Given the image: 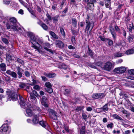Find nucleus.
<instances>
[{"label":"nucleus","mask_w":134,"mask_h":134,"mask_svg":"<svg viewBox=\"0 0 134 134\" xmlns=\"http://www.w3.org/2000/svg\"><path fill=\"white\" fill-rule=\"evenodd\" d=\"M20 102L19 103L22 108L25 109L27 108L26 110V115L29 117L34 116L35 115L32 111L34 109L31 105L29 103H26L24 100V98L21 97L19 96Z\"/></svg>","instance_id":"obj_1"},{"label":"nucleus","mask_w":134,"mask_h":134,"mask_svg":"<svg viewBox=\"0 0 134 134\" xmlns=\"http://www.w3.org/2000/svg\"><path fill=\"white\" fill-rule=\"evenodd\" d=\"M85 22L86 23V30H87V31H90L89 32L90 33L94 26V22L90 20V17L88 16L86 18Z\"/></svg>","instance_id":"obj_2"},{"label":"nucleus","mask_w":134,"mask_h":134,"mask_svg":"<svg viewBox=\"0 0 134 134\" xmlns=\"http://www.w3.org/2000/svg\"><path fill=\"white\" fill-rule=\"evenodd\" d=\"M6 92L9 97L13 101H15L18 99L17 91H14L8 89Z\"/></svg>","instance_id":"obj_3"},{"label":"nucleus","mask_w":134,"mask_h":134,"mask_svg":"<svg viewBox=\"0 0 134 134\" xmlns=\"http://www.w3.org/2000/svg\"><path fill=\"white\" fill-rule=\"evenodd\" d=\"M11 25V27L14 31H17L20 30L21 29L17 26V24L18 23L16 18L14 17L10 18L9 19Z\"/></svg>","instance_id":"obj_4"},{"label":"nucleus","mask_w":134,"mask_h":134,"mask_svg":"<svg viewBox=\"0 0 134 134\" xmlns=\"http://www.w3.org/2000/svg\"><path fill=\"white\" fill-rule=\"evenodd\" d=\"M10 131V127L6 125H3L0 128V134H9Z\"/></svg>","instance_id":"obj_5"},{"label":"nucleus","mask_w":134,"mask_h":134,"mask_svg":"<svg viewBox=\"0 0 134 134\" xmlns=\"http://www.w3.org/2000/svg\"><path fill=\"white\" fill-rule=\"evenodd\" d=\"M114 65L110 62H106L104 66L102 68L103 69L108 71H110L113 68Z\"/></svg>","instance_id":"obj_6"},{"label":"nucleus","mask_w":134,"mask_h":134,"mask_svg":"<svg viewBox=\"0 0 134 134\" xmlns=\"http://www.w3.org/2000/svg\"><path fill=\"white\" fill-rule=\"evenodd\" d=\"M40 101L43 105L46 107H48V105L47 103V99L46 96H42L40 99Z\"/></svg>","instance_id":"obj_7"},{"label":"nucleus","mask_w":134,"mask_h":134,"mask_svg":"<svg viewBox=\"0 0 134 134\" xmlns=\"http://www.w3.org/2000/svg\"><path fill=\"white\" fill-rule=\"evenodd\" d=\"M114 71L117 73L121 74L125 72L126 71V68L123 66L115 68Z\"/></svg>","instance_id":"obj_8"},{"label":"nucleus","mask_w":134,"mask_h":134,"mask_svg":"<svg viewBox=\"0 0 134 134\" xmlns=\"http://www.w3.org/2000/svg\"><path fill=\"white\" fill-rule=\"evenodd\" d=\"M105 96V95L104 93H101L94 94L92 95V97L93 98L95 99H101L104 97Z\"/></svg>","instance_id":"obj_9"},{"label":"nucleus","mask_w":134,"mask_h":134,"mask_svg":"<svg viewBox=\"0 0 134 134\" xmlns=\"http://www.w3.org/2000/svg\"><path fill=\"white\" fill-rule=\"evenodd\" d=\"M57 113L53 110H51L49 111V114L51 118L54 120L57 119Z\"/></svg>","instance_id":"obj_10"},{"label":"nucleus","mask_w":134,"mask_h":134,"mask_svg":"<svg viewBox=\"0 0 134 134\" xmlns=\"http://www.w3.org/2000/svg\"><path fill=\"white\" fill-rule=\"evenodd\" d=\"M27 36L30 37L31 41L35 42L36 40V38L34 34L30 32H27Z\"/></svg>","instance_id":"obj_11"},{"label":"nucleus","mask_w":134,"mask_h":134,"mask_svg":"<svg viewBox=\"0 0 134 134\" xmlns=\"http://www.w3.org/2000/svg\"><path fill=\"white\" fill-rule=\"evenodd\" d=\"M6 73L8 75H10L13 77L16 78L17 77V74L16 73L13 71H12L10 70H7Z\"/></svg>","instance_id":"obj_12"},{"label":"nucleus","mask_w":134,"mask_h":134,"mask_svg":"<svg viewBox=\"0 0 134 134\" xmlns=\"http://www.w3.org/2000/svg\"><path fill=\"white\" fill-rule=\"evenodd\" d=\"M55 44L56 46L60 48H62L64 46V44L61 41L57 40L56 41Z\"/></svg>","instance_id":"obj_13"},{"label":"nucleus","mask_w":134,"mask_h":134,"mask_svg":"<svg viewBox=\"0 0 134 134\" xmlns=\"http://www.w3.org/2000/svg\"><path fill=\"white\" fill-rule=\"evenodd\" d=\"M43 75L48 78H53L55 77L56 74L53 73H47L46 72L43 73Z\"/></svg>","instance_id":"obj_14"},{"label":"nucleus","mask_w":134,"mask_h":134,"mask_svg":"<svg viewBox=\"0 0 134 134\" xmlns=\"http://www.w3.org/2000/svg\"><path fill=\"white\" fill-rule=\"evenodd\" d=\"M23 71L22 69L20 68V67L18 66L17 68V74L18 75V77L19 79L21 78L22 76V74L21 71Z\"/></svg>","instance_id":"obj_15"},{"label":"nucleus","mask_w":134,"mask_h":134,"mask_svg":"<svg viewBox=\"0 0 134 134\" xmlns=\"http://www.w3.org/2000/svg\"><path fill=\"white\" fill-rule=\"evenodd\" d=\"M110 31L111 34L112 35L113 37L115 39L116 38V34L115 32V31L113 27H110Z\"/></svg>","instance_id":"obj_16"},{"label":"nucleus","mask_w":134,"mask_h":134,"mask_svg":"<svg viewBox=\"0 0 134 134\" xmlns=\"http://www.w3.org/2000/svg\"><path fill=\"white\" fill-rule=\"evenodd\" d=\"M44 45L45 47L44 48L47 51H48L49 52H51L52 53H53V52L52 50H51V49H49L48 48H47V47H45L46 46L47 47L49 48L50 46V44L48 43H46L44 44Z\"/></svg>","instance_id":"obj_17"},{"label":"nucleus","mask_w":134,"mask_h":134,"mask_svg":"<svg viewBox=\"0 0 134 134\" xmlns=\"http://www.w3.org/2000/svg\"><path fill=\"white\" fill-rule=\"evenodd\" d=\"M0 69L3 71L6 70V66L4 63H2L0 64Z\"/></svg>","instance_id":"obj_18"},{"label":"nucleus","mask_w":134,"mask_h":134,"mask_svg":"<svg viewBox=\"0 0 134 134\" xmlns=\"http://www.w3.org/2000/svg\"><path fill=\"white\" fill-rule=\"evenodd\" d=\"M128 40L130 43L134 42V34H132L128 36Z\"/></svg>","instance_id":"obj_19"},{"label":"nucleus","mask_w":134,"mask_h":134,"mask_svg":"<svg viewBox=\"0 0 134 134\" xmlns=\"http://www.w3.org/2000/svg\"><path fill=\"white\" fill-rule=\"evenodd\" d=\"M39 124L43 127L47 129L46 127H47V124L46 121H40L39 122Z\"/></svg>","instance_id":"obj_20"},{"label":"nucleus","mask_w":134,"mask_h":134,"mask_svg":"<svg viewBox=\"0 0 134 134\" xmlns=\"http://www.w3.org/2000/svg\"><path fill=\"white\" fill-rule=\"evenodd\" d=\"M113 118L114 119L117 120H119L120 121L123 120V119L120 116H119L117 114H113L112 115Z\"/></svg>","instance_id":"obj_21"},{"label":"nucleus","mask_w":134,"mask_h":134,"mask_svg":"<svg viewBox=\"0 0 134 134\" xmlns=\"http://www.w3.org/2000/svg\"><path fill=\"white\" fill-rule=\"evenodd\" d=\"M94 3L92 2H88V8L91 10H93L94 9Z\"/></svg>","instance_id":"obj_22"},{"label":"nucleus","mask_w":134,"mask_h":134,"mask_svg":"<svg viewBox=\"0 0 134 134\" xmlns=\"http://www.w3.org/2000/svg\"><path fill=\"white\" fill-rule=\"evenodd\" d=\"M128 29L129 31L131 33H134V26L132 23L131 26L129 27Z\"/></svg>","instance_id":"obj_23"},{"label":"nucleus","mask_w":134,"mask_h":134,"mask_svg":"<svg viewBox=\"0 0 134 134\" xmlns=\"http://www.w3.org/2000/svg\"><path fill=\"white\" fill-rule=\"evenodd\" d=\"M87 53L88 55L90 56L92 58H93L94 53L92 52V51L89 48H88V51Z\"/></svg>","instance_id":"obj_24"},{"label":"nucleus","mask_w":134,"mask_h":134,"mask_svg":"<svg viewBox=\"0 0 134 134\" xmlns=\"http://www.w3.org/2000/svg\"><path fill=\"white\" fill-rule=\"evenodd\" d=\"M114 55L116 57H120L124 55V54L118 52L115 53L114 54Z\"/></svg>","instance_id":"obj_25"},{"label":"nucleus","mask_w":134,"mask_h":134,"mask_svg":"<svg viewBox=\"0 0 134 134\" xmlns=\"http://www.w3.org/2000/svg\"><path fill=\"white\" fill-rule=\"evenodd\" d=\"M49 34L51 36L54 38L57 39L58 38V36L53 32L50 31L49 32Z\"/></svg>","instance_id":"obj_26"},{"label":"nucleus","mask_w":134,"mask_h":134,"mask_svg":"<svg viewBox=\"0 0 134 134\" xmlns=\"http://www.w3.org/2000/svg\"><path fill=\"white\" fill-rule=\"evenodd\" d=\"M34 118L33 120V122L34 124H36L38 122V119L37 116L35 115L34 116Z\"/></svg>","instance_id":"obj_27"},{"label":"nucleus","mask_w":134,"mask_h":134,"mask_svg":"<svg viewBox=\"0 0 134 134\" xmlns=\"http://www.w3.org/2000/svg\"><path fill=\"white\" fill-rule=\"evenodd\" d=\"M59 16V15H57L52 18L53 20V22L54 23H56L58 21Z\"/></svg>","instance_id":"obj_28"},{"label":"nucleus","mask_w":134,"mask_h":134,"mask_svg":"<svg viewBox=\"0 0 134 134\" xmlns=\"http://www.w3.org/2000/svg\"><path fill=\"white\" fill-rule=\"evenodd\" d=\"M121 112L124 114H126L125 116L126 117H129L130 115V114L125 109H123L122 111Z\"/></svg>","instance_id":"obj_29"},{"label":"nucleus","mask_w":134,"mask_h":134,"mask_svg":"<svg viewBox=\"0 0 134 134\" xmlns=\"http://www.w3.org/2000/svg\"><path fill=\"white\" fill-rule=\"evenodd\" d=\"M134 53V50L133 49H130L126 51V54L127 55H130Z\"/></svg>","instance_id":"obj_30"},{"label":"nucleus","mask_w":134,"mask_h":134,"mask_svg":"<svg viewBox=\"0 0 134 134\" xmlns=\"http://www.w3.org/2000/svg\"><path fill=\"white\" fill-rule=\"evenodd\" d=\"M100 109L103 110L104 111H107L108 110V104H105L102 107L100 108Z\"/></svg>","instance_id":"obj_31"},{"label":"nucleus","mask_w":134,"mask_h":134,"mask_svg":"<svg viewBox=\"0 0 134 134\" xmlns=\"http://www.w3.org/2000/svg\"><path fill=\"white\" fill-rule=\"evenodd\" d=\"M17 61L21 65H23L24 64V62L22 60L19 58H17L16 59Z\"/></svg>","instance_id":"obj_32"},{"label":"nucleus","mask_w":134,"mask_h":134,"mask_svg":"<svg viewBox=\"0 0 134 134\" xmlns=\"http://www.w3.org/2000/svg\"><path fill=\"white\" fill-rule=\"evenodd\" d=\"M2 40L5 44L8 45V44H9V41L7 39L4 38H2Z\"/></svg>","instance_id":"obj_33"},{"label":"nucleus","mask_w":134,"mask_h":134,"mask_svg":"<svg viewBox=\"0 0 134 134\" xmlns=\"http://www.w3.org/2000/svg\"><path fill=\"white\" fill-rule=\"evenodd\" d=\"M72 20L73 25L74 27H76L77 24L76 19L75 18H72Z\"/></svg>","instance_id":"obj_34"},{"label":"nucleus","mask_w":134,"mask_h":134,"mask_svg":"<svg viewBox=\"0 0 134 134\" xmlns=\"http://www.w3.org/2000/svg\"><path fill=\"white\" fill-rule=\"evenodd\" d=\"M45 85L47 87V88L51 87L52 86L51 83L49 82H47L45 83Z\"/></svg>","instance_id":"obj_35"},{"label":"nucleus","mask_w":134,"mask_h":134,"mask_svg":"<svg viewBox=\"0 0 134 134\" xmlns=\"http://www.w3.org/2000/svg\"><path fill=\"white\" fill-rule=\"evenodd\" d=\"M60 31L62 34L65 37V33L63 28L62 27L60 28Z\"/></svg>","instance_id":"obj_36"},{"label":"nucleus","mask_w":134,"mask_h":134,"mask_svg":"<svg viewBox=\"0 0 134 134\" xmlns=\"http://www.w3.org/2000/svg\"><path fill=\"white\" fill-rule=\"evenodd\" d=\"M33 88L35 90L39 91L40 90L41 87L38 85H35L33 87Z\"/></svg>","instance_id":"obj_37"},{"label":"nucleus","mask_w":134,"mask_h":134,"mask_svg":"<svg viewBox=\"0 0 134 134\" xmlns=\"http://www.w3.org/2000/svg\"><path fill=\"white\" fill-rule=\"evenodd\" d=\"M41 26L45 30H47L48 29L47 26L44 23H43Z\"/></svg>","instance_id":"obj_38"},{"label":"nucleus","mask_w":134,"mask_h":134,"mask_svg":"<svg viewBox=\"0 0 134 134\" xmlns=\"http://www.w3.org/2000/svg\"><path fill=\"white\" fill-rule=\"evenodd\" d=\"M85 129L84 127L82 126L81 129L80 134H84L85 133Z\"/></svg>","instance_id":"obj_39"},{"label":"nucleus","mask_w":134,"mask_h":134,"mask_svg":"<svg viewBox=\"0 0 134 134\" xmlns=\"http://www.w3.org/2000/svg\"><path fill=\"white\" fill-rule=\"evenodd\" d=\"M51 88L49 87L46 88V90L50 93H52L53 91V90Z\"/></svg>","instance_id":"obj_40"},{"label":"nucleus","mask_w":134,"mask_h":134,"mask_svg":"<svg viewBox=\"0 0 134 134\" xmlns=\"http://www.w3.org/2000/svg\"><path fill=\"white\" fill-rule=\"evenodd\" d=\"M113 123L111 122L110 124H108L107 125V127L108 128H110L111 129L113 128Z\"/></svg>","instance_id":"obj_41"},{"label":"nucleus","mask_w":134,"mask_h":134,"mask_svg":"<svg viewBox=\"0 0 134 134\" xmlns=\"http://www.w3.org/2000/svg\"><path fill=\"white\" fill-rule=\"evenodd\" d=\"M3 3L6 5H8L10 3V1L8 0H3Z\"/></svg>","instance_id":"obj_42"},{"label":"nucleus","mask_w":134,"mask_h":134,"mask_svg":"<svg viewBox=\"0 0 134 134\" xmlns=\"http://www.w3.org/2000/svg\"><path fill=\"white\" fill-rule=\"evenodd\" d=\"M120 94V96H121L123 98L125 97L127 98H128L129 97V96L123 93H121Z\"/></svg>","instance_id":"obj_43"},{"label":"nucleus","mask_w":134,"mask_h":134,"mask_svg":"<svg viewBox=\"0 0 134 134\" xmlns=\"http://www.w3.org/2000/svg\"><path fill=\"white\" fill-rule=\"evenodd\" d=\"M57 4L56 2H54L53 5L52 6V8L54 10H55L57 8Z\"/></svg>","instance_id":"obj_44"},{"label":"nucleus","mask_w":134,"mask_h":134,"mask_svg":"<svg viewBox=\"0 0 134 134\" xmlns=\"http://www.w3.org/2000/svg\"><path fill=\"white\" fill-rule=\"evenodd\" d=\"M128 72L131 75H134V70L131 69L128 71Z\"/></svg>","instance_id":"obj_45"},{"label":"nucleus","mask_w":134,"mask_h":134,"mask_svg":"<svg viewBox=\"0 0 134 134\" xmlns=\"http://www.w3.org/2000/svg\"><path fill=\"white\" fill-rule=\"evenodd\" d=\"M130 19V18L129 17V15H128L125 17V21L126 23H127L129 21Z\"/></svg>","instance_id":"obj_46"},{"label":"nucleus","mask_w":134,"mask_h":134,"mask_svg":"<svg viewBox=\"0 0 134 134\" xmlns=\"http://www.w3.org/2000/svg\"><path fill=\"white\" fill-rule=\"evenodd\" d=\"M83 107L78 106L76 108V110H77V111H80L81 110L83 109Z\"/></svg>","instance_id":"obj_47"},{"label":"nucleus","mask_w":134,"mask_h":134,"mask_svg":"<svg viewBox=\"0 0 134 134\" xmlns=\"http://www.w3.org/2000/svg\"><path fill=\"white\" fill-rule=\"evenodd\" d=\"M61 66H62L61 68L64 69H66L68 68V66L64 64H62L61 65Z\"/></svg>","instance_id":"obj_48"},{"label":"nucleus","mask_w":134,"mask_h":134,"mask_svg":"<svg viewBox=\"0 0 134 134\" xmlns=\"http://www.w3.org/2000/svg\"><path fill=\"white\" fill-rule=\"evenodd\" d=\"M82 116L83 118L86 121V120L87 119V115L84 113H82Z\"/></svg>","instance_id":"obj_49"},{"label":"nucleus","mask_w":134,"mask_h":134,"mask_svg":"<svg viewBox=\"0 0 134 134\" xmlns=\"http://www.w3.org/2000/svg\"><path fill=\"white\" fill-rule=\"evenodd\" d=\"M71 41L73 44L76 43V41L75 40V37L74 36H72V37Z\"/></svg>","instance_id":"obj_50"},{"label":"nucleus","mask_w":134,"mask_h":134,"mask_svg":"<svg viewBox=\"0 0 134 134\" xmlns=\"http://www.w3.org/2000/svg\"><path fill=\"white\" fill-rule=\"evenodd\" d=\"M26 86L25 84L24 83H21L19 85V87L22 88H24Z\"/></svg>","instance_id":"obj_51"},{"label":"nucleus","mask_w":134,"mask_h":134,"mask_svg":"<svg viewBox=\"0 0 134 134\" xmlns=\"http://www.w3.org/2000/svg\"><path fill=\"white\" fill-rule=\"evenodd\" d=\"M24 74L25 76L26 77H29L30 76V73L28 71H25Z\"/></svg>","instance_id":"obj_52"},{"label":"nucleus","mask_w":134,"mask_h":134,"mask_svg":"<svg viewBox=\"0 0 134 134\" xmlns=\"http://www.w3.org/2000/svg\"><path fill=\"white\" fill-rule=\"evenodd\" d=\"M31 99L32 100H33L34 101V102H35V103H36L37 102V99L35 96H31ZM32 101L33 102L32 100Z\"/></svg>","instance_id":"obj_53"},{"label":"nucleus","mask_w":134,"mask_h":134,"mask_svg":"<svg viewBox=\"0 0 134 134\" xmlns=\"http://www.w3.org/2000/svg\"><path fill=\"white\" fill-rule=\"evenodd\" d=\"M37 19L38 20V21L37 22V23L40 25L41 26L43 24V23L40 20L38 19V18H37Z\"/></svg>","instance_id":"obj_54"},{"label":"nucleus","mask_w":134,"mask_h":134,"mask_svg":"<svg viewBox=\"0 0 134 134\" xmlns=\"http://www.w3.org/2000/svg\"><path fill=\"white\" fill-rule=\"evenodd\" d=\"M70 90L69 89H66L65 90V94L66 95H67L70 93Z\"/></svg>","instance_id":"obj_55"},{"label":"nucleus","mask_w":134,"mask_h":134,"mask_svg":"<svg viewBox=\"0 0 134 134\" xmlns=\"http://www.w3.org/2000/svg\"><path fill=\"white\" fill-rule=\"evenodd\" d=\"M108 45L109 46H111L113 44V42L112 40H108Z\"/></svg>","instance_id":"obj_56"},{"label":"nucleus","mask_w":134,"mask_h":134,"mask_svg":"<svg viewBox=\"0 0 134 134\" xmlns=\"http://www.w3.org/2000/svg\"><path fill=\"white\" fill-rule=\"evenodd\" d=\"M115 29L116 31L118 32H120V29L117 26H115Z\"/></svg>","instance_id":"obj_57"},{"label":"nucleus","mask_w":134,"mask_h":134,"mask_svg":"<svg viewBox=\"0 0 134 134\" xmlns=\"http://www.w3.org/2000/svg\"><path fill=\"white\" fill-rule=\"evenodd\" d=\"M88 66L92 68L96 69V67L93 64H90L88 65Z\"/></svg>","instance_id":"obj_58"},{"label":"nucleus","mask_w":134,"mask_h":134,"mask_svg":"<svg viewBox=\"0 0 134 134\" xmlns=\"http://www.w3.org/2000/svg\"><path fill=\"white\" fill-rule=\"evenodd\" d=\"M41 77L42 78V80L44 81H47V79L45 76H41Z\"/></svg>","instance_id":"obj_59"},{"label":"nucleus","mask_w":134,"mask_h":134,"mask_svg":"<svg viewBox=\"0 0 134 134\" xmlns=\"http://www.w3.org/2000/svg\"><path fill=\"white\" fill-rule=\"evenodd\" d=\"M102 62H98L96 63V65L98 66H100L102 64Z\"/></svg>","instance_id":"obj_60"},{"label":"nucleus","mask_w":134,"mask_h":134,"mask_svg":"<svg viewBox=\"0 0 134 134\" xmlns=\"http://www.w3.org/2000/svg\"><path fill=\"white\" fill-rule=\"evenodd\" d=\"M6 26L7 27V28L8 29H10L11 28V29H12V28L11 27V25L10 26V24H8V23H7L6 24Z\"/></svg>","instance_id":"obj_61"},{"label":"nucleus","mask_w":134,"mask_h":134,"mask_svg":"<svg viewBox=\"0 0 134 134\" xmlns=\"http://www.w3.org/2000/svg\"><path fill=\"white\" fill-rule=\"evenodd\" d=\"M29 12L30 13L34 16V18H35V17L36 18V16L35 15L34 12L32 10H30Z\"/></svg>","instance_id":"obj_62"},{"label":"nucleus","mask_w":134,"mask_h":134,"mask_svg":"<svg viewBox=\"0 0 134 134\" xmlns=\"http://www.w3.org/2000/svg\"><path fill=\"white\" fill-rule=\"evenodd\" d=\"M65 130L66 131L68 132H69V127L68 126H65L64 127Z\"/></svg>","instance_id":"obj_63"},{"label":"nucleus","mask_w":134,"mask_h":134,"mask_svg":"<svg viewBox=\"0 0 134 134\" xmlns=\"http://www.w3.org/2000/svg\"><path fill=\"white\" fill-rule=\"evenodd\" d=\"M18 13L19 14L23 15L24 14V11L23 10L21 9L19 10Z\"/></svg>","instance_id":"obj_64"}]
</instances>
